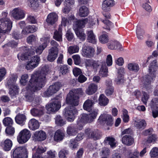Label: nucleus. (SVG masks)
<instances>
[{
    "label": "nucleus",
    "mask_w": 158,
    "mask_h": 158,
    "mask_svg": "<svg viewBox=\"0 0 158 158\" xmlns=\"http://www.w3.org/2000/svg\"><path fill=\"white\" fill-rule=\"evenodd\" d=\"M18 77L17 74L13 73L10 74L7 79L6 85L9 88V93L12 98L17 94L19 92V88L16 84Z\"/></svg>",
    "instance_id": "20e7f679"
},
{
    "label": "nucleus",
    "mask_w": 158,
    "mask_h": 158,
    "mask_svg": "<svg viewBox=\"0 0 158 158\" xmlns=\"http://www.w3.org/2000/svg\"><path fill=\"white\" fill-rule=\"evenodd\" d=\"M78 50L79 47L77 45L70 46L68 49L69 52L71 54H72L78 52Z\"/></svg>",
    "instance_id": "864d4df0"
},
{
    "label": "nucleus",
    "mask_w": 158,
    "mask_h": 158,
    "mask_svg": "<svg viewBox=\"0 0 158 158\" xmlns=\"http://www.w3.org/2000/svg\"><path fill=\"white\" fill-rule=\"evenodd\" d=\"M11 16L16 20L23 19L25 17L24 11L19 8H15L10 12Z\"/></svg>",
    "instance_id": "dca6fc26"
},
{
    "label": "nucleus",
    "mask_w": 158,
    "mask_h": 158,
    "mask_svg": "<svg viewBox=\"0 0 158 158\" xmlns=\"http://www.w3.org/2000/svg\"><path fill=\"white\" fill-rule=\"evenodd\" d=\"M44 108L43 107L34 108L31 110V114L34 117L41 118L44 114Z\"/></svg>",
    "instance_id": "f3484780"
},
{
    "label": "nucleus",
    "mask_w": 158,
    "mask_h": 158,
    "mask_svg": "<svg viewBox=\"0 0 158 158\" xmlns=\"http://www.w3.org/2000/svg\"><path fill=\"white\" fill-rule=\"evenodd\" d=\"M123 143L127 146L132 145L134 142V138L131 135H126L123 137L122 139Z\"/></svg>",
    "instance_id": "b1692460"
},
{
    "label": "nucleus",
    "mask_w": 158,
    "mask_h": 158,
    "mask_svg": "<svg viewBox=\"0 0 158 158\" xmlns=\"http://www.w3.org/2000/svg\"><path fill=\"white\" fill-rule=\"evenodd\" d=\"M136 32L137 38L139 40L142 39L143 38V35L144 33V31L140 27L137 26Z\"/></svg>",
    "instance_id": "49530a36"
},
{
    "label": "nucleus",
    "mask_w": 158,
    "mask_h": 158,
    "mask_svg": "<svg viewBox=\"0 0 158 158\" xmlns=\"http://www.w3.org/2000/svg\"><path fill=\"white\" fill-rule=\"evenodd\" d=\"M94 101L92 100L87 99L84 103L83 107L84 110L89 112L91 110Z\"/></svg>",
    "instance_id": "2f4dec72"
},
{
    "label": "nucleus",
    "mask_w": 158,
    "mask_h": 158,
    "mask_svg": "<svg viewBox=\"0 0 158 158\" xmlns=\"http://www.w3.org/2000/svg\"><path fill=\"white\" fill-rule=\"evenodd\" d=\"M65 137L64 131L62 130L58 129L55 132L53 136L54 140L57 142L62 141Z\"/></svg>",
    "instance_id": "6ab92c4d"
},
{
    "label": "nucleus",
    "mask_w": 158,
    "mask_h": 158,
    "mask_svg": "<svg viewBox=\"0 0 158 158\" xmlns=\"http://www.w3.org/2000/svg\"><path fill=\"white\" fill-rule=\"evenodd\" d=\"M3 19L0 20V33L7 34L12 27V23L9 19H6L5 23Z\"/></svg>",
    "instance_id": "9d476101"
},
{
    "label": "nucleus",
    "mask_w": 158,
    "mask_h": 158,
    "mask_svg": "<svg viewBox=\"0 0 158 158\" xmlns=\"http://www.w3.org/2000/svg\"><path fill=\"white\" fill-rule=\"evenodd\" d=\"M110 153V150L107 148L104 147L102 148L101 151V154L102 156L107 157Z\"/></svg>",
    "instance_id": "4d7b16f0"
},
{
    "label": "nucleus",
    "mask_w": 158,
    "mask_h": 158,
    "mask_svg": "<svg viewBox=\"0 0 158 158\" xmlns=\"http://www.w3.org/2000/svg\"><path fill=\"white\" fill-rule=\"evenodd\" d=\"M35 149L36 152H35L37 154H41L45 152L46 151V148H44L42 146H38L36 149V147H35L33 149V152H34L35 150Z\"/></svg>",
    "instance_id": "09e8293b"
},
{
    "label": "nucleus",
    "mask_w": 158,
    "mask_h": 158,
    "mask_svg": "<svg viewBox=\"0 0 158 158\" xmlns=\"http://www.w3.org/2000/svg\"><path fill=\"white\" fill-rule=\"evenodd\" d=\"M85 134L89 137L93 138L95 140L98 139L99 138V135L98 130H93L87 128L85 130Z\"/></svg>",
    "instance_id": "412c9836"
},
{
    "label": "nucleus",
    "mask_w": 158,
    "mask_h": 158,
    "mask_svg": "<svg viewBox=\"0 0 158 158\" xmlns=\"http://www.w3.org/2000/svg\"><path fill=\"white\" fill-rule=\"evenodd\" d=\"M79 130V127L77 125L71 124L67 127L66 133L70 136H75L78 133Z\"/></svg>",
    "instance_id": "a211bd4d"
},
{
    "label": "nucleus",
    "mask_w": 158,
    "mask_h": 158,
    "mask_svg": "<svg viewBox=\"0 0 158 158\" xmlns=\"http://www.w3.org/2000/svg\"><path fill=\"white\" fill-rule=\"evenodd\" d=\"M143 94L142 101L143 103L146 105L149 98V95L145 92H143Z\"/></svg>",
    "instance_id": "680f3d73"
},
{
    "label": "nucleus",
    "mask_w": 158,
    "mask_h": 158,
    "mask_svg": "<svg viewBox=\"0 0 158 158\" xmlns=\"http://www.w3.org/2000/svg\"><path fill=\"white\" fill-rule=\"evenodd\" d=\"M98 121L101 124H104L110 127L113 124V119L112 116L109 114H101L98 119Z\"/></svg>",
    "instance_id": "9b49d317"
},
{
    "label": "nucleus",
    "mask_w": 158,
    "mask_h": 158,
    "mask_svg": "<svg viewBox=\"0 0 158 158\" xmlns=\"http://www.w3.org/2000/svg\"><path fill=\"white\" fill-rule=\"evenodd\" d=\"M12 145V141L9 139L4 140L2 143L3 149L5 151H8L10 150Z\"/></svg>",
    "instance_id": "cd10ccee"
},
{
    "label": "nucleus",
    "mask_w": 158,
    "mask_h": 158,
    "mask_svg": "<svg viewBox=\"0 0 158 158\" xmlns=\"http://www.w3.org/2000/svg\"><path fill=\"white\" fill-rule=\"evenodd\" d=\"M157 66L156 60H153L151 63L149 69V74L145 77L144 80L147 83H150L155 77V72L157 69Z\"/></svg>",
    "instance_id": "39448f33"
},
{
    "label": "nucleus",
    "mask_w": 158,
    "mask_h": 158,
    "mask_svg": "<svg viewBox=\"0 0 158 158\" xmlns=\"http://www.w3.org/2000/svg\"><path fill=\"white\" fill-rule=\"evenodd\" d=\"M36 40V37L33 35H30L27 38V42L29 44H31V42L35 41Z\"/></svg>",
    "instance_id": "0e129e2a"
},
{
    "label": "nucleus",
    "mask_w": 158,
    "mask_h": 158,
    "mask_svg": "<svg viewBox=\"0 0 158 158\" xmlns=\"http://www.w3.org/2000/svg\"><path fill=\"white\" fill-rule=\"evenodd\" d=\"M79 141V137L77 136L75 138L70 140L69 144V147L73 149L76 148L78 146Z\"/></svg>",
    "instance_id": "58836bf2"
},
{
    "label": "nucleus",
    "mask_w": 158,
    "mask_h": 158,
    "mask_svg": "<svg viewBox=\"0 0 158 158\" xmlns=\"http://www.w3.org/2000/svg\"><path fill=\"white\" fill-rule=\"evenodd\" d=\"M30 131L27 129H24L21 131L17 137L18 142L20 144L26 143L31 136Z\"/></svg>",
    "instance_id": "6e6552de"
},
{
    "label": "nucleus",
    "mask_w": 158,
    "mask_h": 158,
    "mask_svg": "<svg viewBox=\"0 0 158 158\" xmlns=\"http://www.w3.org/2000/svg\"><path fill=\"white\" fill-rule=\"evenodd\" d=\"M104 16L105 17L106 19L105 20H103L102 22L107 26L106 27H105V29L110 30V27L111 26L112 24V23L109 20H107L108 19H109L110 18V15L109 13H103Z\"/></svg>",
    "instance_id": "7c9ffc66"
},
{
    "label": "nucleus",
    "mask_w": 158,
    "mask_h": 158,
    "mask_svg": "<svg viewBox=\"0 0 158 158\" xmlns=\"http://www.w3.org/2000/svg\"><path fill=\"white\" fill-rule=\"evenodd\" d=\"M89 13L88 8L85 5H83L80 8V16L85 17L88 15Z\"/></svg>",
    "instance_id": "e433bc0d"
},
{
    "label": "nucleus",
    "mask_w": 158,
    "mask_h": 158,
    "mask_svg": "<svg viewBox=\"0 0 158 158\" xmlns=\"http://www.w3.org/2000/svg\"><path fill=\"white\" fill-rule=\"evenodd\" d=\"M34 135L35 139L38 141L44 140L47 137L46 133L41 130L35 132L34 134Z\"/></svg>",
    "instance_id": "4be33fe9"
},
{
    "label": "nucleus",
    "mask_w": 158,
    "mask_h": 158,
    "mask_svg": "<svg viewBox=\"0 0 158 158\" xmlns=\"http://www.w3.org/2000/svg\"><path fill=\"white\" fill-rule=\"evenodd\" d=\"M28 75L27 74H24L22 75L20 80V84L23 85H25L28 83L27 86L28 85L29 82H28Z\"/></svg>",
    "instance_id": "ea45409f"
},
{
    "label": "nucleus",
    "mask_w": 158,
    "mask_h": 158,
    "mask_svg": "<svg viewBox=\"0 0 158 158\" xmlns=\"http://www.w3.org/2000/svg\"><path fill=\"white\" fill-rule=\"evenodd\" d=\"M97 85L94 83H91L88 86L86 90V93L88 95H92L95 93L98 89Z\"/></svg>",
    "instance_id": "c756f323"
},
{
    "label": "nucleus",
    "mask_w": 158,
    "mask_h": 158,
    "mask_svg": "<svg viewBox=\"0 0 158 158\" xmlns=\"http://www.w3.org/2000/svg\"><path fill=\"white\" fill-rule=\"evenodd\" d=\"M127 68L129 71L135 73L137 72L140 69L139 64L134 62L128 63Z\"/></svg>",
    "instance_id": "473e14b6"
},
{
    "label": "nucleus",
    "mask_w": 158,
    "mask_h": 158,
    "mask_svg": "<svg viewBox=\"0 0 158 158\" xmlns=\"http://www.w3.org/2000/svg\"><path fill=\"white\" fill-rule=\"evenodd\" d=\"M85 66L87 69H91L94 71H97L101 65V62L92 59H86L85 61Z\"/></svg>",
    "instance_id": "4468645a"
},
{
    "label": "nucleus",
    "mask_w": 158,
    "mask_h": 158,
    "mask_svg": "<svg viewBox=\"0 0 158 158\" xmlns=\"http://www.w3.org/2000/svg\"><path fill=\"white\" fill-rule=\"evenodd\" d=\"M108 68L105 64H102L99 71L100 75L102 77H106L107 76Z\"/></svg>",
    "instance_id": "c03bdc74"
},
{
    "label": "nucleus",
    "mask_w": 158,
    "mask_h": 158,
    "mask_svg": "<svg viewBox=\"0 0 158 158\" xmlns=\"http://www.w3.org/2000/svg\"><path fill=\"white\" fill-rule=\"evenodd\" d=\"M50 70L48 65L43 67L41 71H35L31 75L28 85L26 87V91L24 97L25 99L28 102H32V104H37L39 99L35 97L34 92L40 90L44 85L45 82L46 76Z\"/></svg>",
    "instance_id": "f257e3e1"
},
{
    "label": "nucleus",
    "mask_w": 158,
    "mask_h": 158,
    "mask_svg": "<svg viewBox=\"0 0 158 158\" xmlns=\"http://www.w3.org/2000/svg\"><path fill=\"white\" fill-rule=\"evenodd\" d=\"M58 53V49L51 48L48 51V55L47 57L48 60L50 62L53 61L56 58Z\"/></svg>",
    "instance_id": "aec40b11"
},
{
    "label": "nucleus",
    "mask_w": 158,
    "mask_h": 158,
    "mask_svg": "<svg viewBox=\"0 0 158 158\" xmlns=\"http://www.w3.org/2000/svg\"><path fill=\"white\" fill-rule=\"evenodd\" d=\"M98 109H94L89 114V116L92 122L93 121L94 119H95L98 114Z\"/></svg>",
    "instance_id": "603ef678"
},
{
    "label": "nucleus",
    "mask_w": 158,
    "mask_h": 158,
    "mask_svg": "<svg viewBox=\"0 0 158 158\" xmlns=\"http://www.w3.org/2000/svg\"><path fill=\"white\" fill-rule=\"evenodd\" d=\"M146 125V121L144 119L138 120L135 126L139 129H144Z\"/></svg>",
    "instance_id": "79ce46f5"
},
{
    "label": "nucleus",
    "mask_w": 158,
    "mask_h": 158,
    "mask_svg": "<svg viewBox=\"0 0 158 158\" xmlns=\"http://www.w3.org/2000/svg\"><path fill=\"white\" fill-rule=\"evenodd\" d=\"M42 44L35 48V51L36 54L40 55L42 53L43 51L47 47L49 41L48 37H43L40 39Z\"/></svg>",
    "instance_id": "2eb2a0df"
},
{
    "label": "nucleus",
    "mask_w": 158,
    "mask_h": 158,
    "mask_svg": "<svg viewBox=\"0 0 158 158\" xmlns=\"http://www.w3.org/2000/svg\"><path fill=\"white\" fill-rule=\"evenodd\" d=\"M6 133L8 135H13L15 131L14 128L11 126L8 127L6 129Z\"/></svg>",
    "instance_id": "bf43d9fd"
},
{
    "label": "nucleus",
    "mask_w": 158,
    "mask_h": 158,
    "mask_svg": "<svg viewBox=\"0 0 158 158\" xmlns=\"http://www.w3.org/2000/svg\"><path fill=\"white\" fill-rule=\"evenodd\" d=\"M61 86L62 85L60 82H57L54 83L49 86L47 91L44 92V96L47 97L52 95L57 92Z\"/></svg>",
    "instance_id": "ddd939ff"
},
{
    "label": "nucleus",
    "mask_w": 158,
    "mask_h": 158,
    "mask_svg": "<svg viewBox=\"0 0 158 158\" xmlns=\"http://www.w3.org/2000/svg\"><path fill=\"white\" fill-rule=\"evenodd\" d=\"M68 153V151L64 149L61 150L59 152L58 156L60 158H66V156Z\"/></svg>",
    "instance_id": "13d9d810"
},
{
    "label": "nucleus",
    "mask_w": 158,
    "mask_h": 158,
    "mask_svg": "<svg viewBox=\"0 0 158 158\" xmlns=\"http://www.w3.org/2000/svg\"><path fill=\"white\" fill-rule=\"evenodd\" d=\"M88 21V19L87 18L82 19H80V28L85 27V25L87 23Z\"/></svg>",
    "instance_id": "774afa93"
},
{
    "label": "nucleus",
    "mask_w": 158,
    "mask_h": 158,
    "mask_svg": "<svg viewBox=\"0 0 158 158\" xmlns=\"http://www.w3.org/2000/svg\"><path fill=\"white\" fill-rule=\"evenodd\" d=\"M124 72V69L121 68L118 71V75L117 77L115 79V82L117 84H119L123 83L124 81L123 75L120 73V72L123 73Z\"/></svg>",
    "instance_id": "c9c22d12"
},
{
    "label": "nucleus",
    "mask_w": 158,
    "mask_h": 158,
    "mask_svg": "<svg viewBox=\"0 0 158 158\" xmlns=\"http://www.w3.org/2000/svg\"><path fill=\"white\" fill-rule=\"evenodd\" d=\"M57 19V15L55 13L52 12L48 15L46 21L48 23L52 25L56 23Z\"/></svg>",
    "instance_id": "393cba45"
},
{
    "label": "nucleus",
    "mask_w": 158,
    "mask_h": 158,
    "mask_svg": "<svg viewBox=\"0 0 158 158\" xmlns=\"http://www.w3.org/2000/svg\"><path fill=\"white\" fill-rule=\"evenodd\" d=\"M95 52L94 49L92 47L85 44L83 45L81 54L83 56L87 58L93 57L94 55Z\"/></svg>",
    "instance_id": "f8f14e48"
},
{
    "label": "nucleus",
    "mask_w": 158,
    "mask_h": 158,
    "mask_svg": "<svg viewBox=\"0 0 158 158\" xmlns=\"http://www.w3.org/2000/svg\"><path fill=\"white\" fill-rule=\"evenodd\" d=\"M60 74L61 73L62 75H64L69 71V68L67 65H63L60 67Z\"/></svg>",
    "instance_id": "5fc2aeb1"
},
{
    "label": "nucleus",
    "mask_w": 158,
    "mask_h": 158,
    "mask_svg": "<svg viewBox=\"0 0 158 158\" xmlns=\"http://www.w3.org/2000/svg\"><path fill=\"white\" fill-rule=\"evenodd\" d=\"M79 89H75L70 91L66 98V102L71 106L65 108L64 114L67 120L72 122L74 120L77 113L76 109L73 106H77L79 104Z\"/></svg>",
    "instance_id": "f03ea898"
},
{
    "label": "nucleus",
    "mask_w": 158,
    "mask_h": 158,
    "mask_svg": "<svg viewBox=\"0 0 158 158\" xmlns=\"http://www.w3.org/2000/svg\"><path fill=\"white\" fill-rule=\"evenodd\" d=\"M28 125L31 130H35L39 128L40 124L37 120L35 118H32L29 120Z\"/></svg>",
    "instance_id": "bb28decb"
},
{
    "label": "nucleus",
    "mask_w": 158,
    "mask_h": 158,
    "mask_svg": "<svg viewBox=\"0 0 158 158\" xmlns=\"http://www.w3.org/2000/svg\"><path fill=\"white\" fill-rule=\"evenodd\" d=\"M55 123L58 126H62L66 124V121L60 115H57L56 117Z\"/></svg>",
    "instance_id": "37998d69"
},
{
    "label": "nucleus",
    "mask_w": 158,
    "mask_h": 158,
    "mask_svg": "<svg viewBox=\"0 0 158 158\" xmlns=\"http://www.w3.org/2000/svg\"><path fill=\"white\" fill-rule=\"evenodd\" d=\"M105 141L106 143L110 145L111 148L115 147L116 146L115 139L113 137H106L105 140Z\"/></svg>",
    "instance_id": "a18cd8bd"
},
{
    "label": "nucleus",
    "mask_w": 158,
    "mask_h": 158,
    "mask_svg": "<svg viewBox=\"0 0 158 158\" xmlns=\"http://www.w3.org/2000/svg\"><path fill=\"white\" fill-rule=\"evenodd\" d=\"M123 121L125 123H127L128 122L129 119V116L127 114V111L126 110L123 111Z\"/></svg>",
    "instance_id": "052dcab7"
},
{
    "label": "nucleus",
    "mask_w": 158,
    "mask_h": 158,
    "mask_svg": "<svg viewBox=\"0 0 158 158\" xmlns=\"http://www.w3.org/2000/svg\"><path fill=\"white\" fill-rule=\"evenodd\" d=\"M108 48L111 49L121 50L122 46L117 41H110L107 44Z\"/></svg>",
    "instance_id": "c85d7f7f"
},
{
    "label": "nucleus",
    "mask_w": 158,
    "mask_h": 158,
    "mask_svg": "<svg viewBox=\"0 0 158 158\" xmlns=\"http://www.w3.org/2000/svg\"><path fill=\"white\" fill-rule=\"evenodd\" d=\"M99 100V104L102 106H106L109 102L108 99L103 94L100 95Z\"/></svg>",
    "instance_id": "4c0bfd02"
},
{
    "label": "nucleus",
    "mask_w": 158,
    "mask_h": 158,
    "mask_svg": "<svg viewBox=\"0 0 158 158\" xmlns=\"http://www.w3.org/2000/svg\"><path fill=\"white\" fill-rule=\"evenodd\" d=\"M6 73V70L5 68H0V82L4 78Z\"/></svg>",
    "instance_id": "e2e57ef3"
},
{
    "label": "nucleus",
    "mask_w": 158,
    "mask_h": 158,
    "mask_svg": "<svg viewBox=\"0 0 158 158\" xmlns=\"http://www.w3.org/2000/svg\"><path fill=\"white\" fill-rule=\"evenodd\" d=\"M61 107L60 102L57 99L54 100L48 103L46 106V109L49 113H54L58 111Z\"/></svg>",
    "instance_id": "1a4fd4ad"
},
{
    "label": "nucleus",
    "mask_w": 158,
    "mask_h": 158,
    "mask_svg": "<svg viewBox=\"0 0 158 158\" xmlns=\"http://www.w3.org/2000/svg\"><path fill=\"white\" fill-rule=\"evenodd\" d=\"M47 154L48 158H56L57 153L54 150H50L47 152Z\"/></svg>",
    "instance_id": "6e6d98bb"
},
{
    "label": "nucleus",
    "mask_w": 158,
    "mask_h": 158,
    "mask_svg": "<svg viewBox=\"0 0 158 158\" xmlns=\"http://www.w3.org/2000/svg\"><path fill=\"white\" fill-rule=\"evenodd\" d=\"M150 155L152 158H158V148H153L150 152Z\"/></svg>",
    "instance_id": "3c124183"
},
{
    "label": "nucleus",
    "mask_w": 158,
    "mask_h": 158,
    "mask_svg": "<svg viewBox=\"0 0 158 158\" xmlns=\"http://www.w3.org/2000/svg\"><path fill=\"white\" fill-rule=\"evenodd\" d=\"M99 39L100 42L103 44L107 43L109 40L108 36L106 34H103L100 36Z\"/></svg>",
    "instance_id": "8fccbe9b"
},
{
    "label": "nucleus",
    "mask_w": 158,
    "mask_h": 158,
    "mask_svg": "<svg viewBox=\"0 0 158 158\" xmlns=\"http://www.w3.org/2000/svg\"><path fill=\"white\" fill-rule=\"evenodd\" d=\"M28 1L30 3V6L33 7V9L38 6V3L37 0H28Z\"/></svg>",
    "instance_id": "69168bd1"
},
{
    "label": "nucleus",
    "mask_w": 158,
    "mask_h": 158,
    "mask_svg": "<svg viewBox=\"0 0 158 158\" xmlns=\"http://www.w3.org/2000/svg\"><path fill=\"white\" fill-rule=\"evenodd\" d=\"M80 121L81 122L84 123L92 122V120L90 119L89 115L84 113L81 114Z\"/></svg>",
    "instance_id": "a19ab883"
},
{
    "label": "nucleus",
    "mask_w": 158,
    "mask_h": 158,
    "mask_svg": "<svg viewBox=\"0 0 158 158\" xmlns=\"http://www.w3.org/2000/svg\"><path fill=\"white\" fill-rule=\"evenodd\" d=\"M13 158H26L27 149L25 146L16 147L11 151Z\"/></svg>",
    "instance_id": "0eeeda50"
},
{
    "label": "nucleus",
    "mask_w": 158,
    "mask_h": 158,
    "mask_svg": "<svg viewBox=\"0 0 158 158\" xmlns=\"http://www.w3.org/2000/svg\"><path fill=\"white\" fill-rule=\"evenodd\" d=\"M86 38V35L83 30L80 29V40L83 41L85 40Z\"/></svg>",
    "instance_id": "338daca9"
},
{
    "label": "nucleus",
    "mask_w": 158,
    "mask_h": 158,
    "mask_svg": "<svg viewBox=\"0 0 158 158\" xmlns=\"http://www.w3.org/2000/svg\"><path fill=\"white\" fill-rule=\"evenodd\" d=\"M62 30L61 27H59L58 31L56 30L54 32L53 35L54 39L58 41H61L62 39Z\"/></svg>",
    "instance_id": "f704fd0d"
},
{
    "label": "nucleus",
    "mask_w": 158,
    "mask_h": 158,
    "mask_svg": "<svg viewBox=\"0 0 158 158\" xmlns=\"http://www.w3.org/2000/svg\"><path fill=\"white\" fill-rule=\"evenodd\" d=\"M74 16L72 15L68 18V19L65 17H62L61 25L65 26L70 23L71 20H74L73 28L77 36L78 37H79V20L74 19Z\"/></svg>",
    "instance_id": "423d86ee"
},
{
    "label": "nucleus",
    "mask_w": 158,
    "mask_h": 158,
    "mask_svg": "<svg viewBox=\"0 0 158 158\" xmlns=\"http://www.w3.org/2000/svg\"><path fill=\"white\" fill-rule=\"evenodd\" d=\"M87 39L88 42L89 43L95 44L96 43L97 40L93 31L90 30L87 31Z\"/></svg>",
    "instance_id": "72a5a7b5"
},
{
    "label": "nucleus",
    "mask_w": 158,
    "mask_h": 158,
    "mask_svg": "<svg viewBox=\"0 0 158 158\" xmlns=\"http://www.w3.org/2000/svg\"><path fill=\"white\" fill-rule=\"evenodd\" d=\"M23 50L24 52L19 53L17 56L19 60L28 59V61L25 64V68L27 70H30L38 66L40 61V57L37 56L31 57V55H33L34 52L29 53V50L27 47H24Z\"/></svg>",
    "instance_id": "7ed1b4c3"
},
{
    "label": "nucleus",
    "mask_w": 158,
    "mask_h": 158,
    "mask_svg": "<svg viewBox=\"0 0 158 158\" xmlns=\"http://www.w3.org/2000/svg\"><path fill=\"white\" fill-rule=\"evenodd\" d=\"M3 123L5 126L10 127L13 124V122L10 118L7 117L3 119Z\"/></svg>",
    "instance_id": "de8ad7c7"
},
{
    "label": "nucleus",
    "mask_w": 158,
    "mask_h": 158,
    "mask_svg": "<svg viewBox=\"0 0 158 158\" xmlns=\"http://www.w3.org/2000/svg\"><path fill=\"white\" fill-rule=\"evenodd\" d=\"M37 29V27L35 25H29L22 30V34L26 36L30 33H33L36 31Z\"/></svg>",
    "instance_id": "5701e85b"
},
{
    "label": "nucleus",
    "mask_w": 158,
    "mask_h": 158,
    "mask_svg": "<svg viewBox=\"0 0 158 158\" xmlns=\"http://www.w3.org/2000/svg\"><path fill=\"white\" fill-rule=\"evenodd\" d=\"M26 119V117L24 114H18L15 118L16 123L21 126L25 124Z\"/></svg>",
    "instance_id": "a878e982"
}]
</instances>
